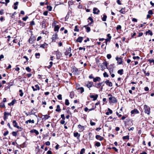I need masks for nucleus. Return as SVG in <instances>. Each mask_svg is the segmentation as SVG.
Here are the masks:
<instances>
[{
  "mask_svg": "<svg viewBox=\"0 0 154 154\" xmlns=\"http://www.w3.org/2000/svg\"><path fill=\"white\" fill-rule=\"evenodd\" d=\"M108 96H111V97H109V102L110 103H115L117 102L116 99L114 97H112V95L110 94H108Z\"/></svg>",
  "mask_w": 154,
  "mask_h": 154,
  "instance_id": "1",
  "label": "nucleus"
},
{
  "mask_svg": "<svg viewBox=\"0 0 154 154\" xmlns=\"http://www.w3.org/2000/svg\"><path fill=\"white\" fill-rule=\"evenodd\" d=\"M145 112L146 113L149 115L150 113V108L147 105H145L144 106Z\"/></svg>",
  "mask_w": 154,
  "mask_h": 154,
  "instance_id": "2",
  "label": "nucleus"
},
{
  "mask_svg": "<svg viewBox=\"0 0 154 154\" xmlns=\"http://www.w3.org/2000/svg\"><path fill=\"white\" fill-rule=\"evenodd\" d=\"M85 86L89 88V90H90V88L94 86V83L92 82L88 81L85 83Z\"/></svg>",
  "mask_w": 154,
  "mask_h": 154,
  "instance_id": "3",
  "label": "nucleus"
},
{
  "mask_svg": "<svg viewBox=\"0 0 154 154\" xmlns=\"http://www.w3.org/2000/svg\"><path fill=\"white\" fill-rule=\"evenodd\" d=\"M35 39V36L32 35L30 38L29 39L28 42L29 43L31 44H32Z\"/></svg>",
  "mask_w": 154,
  "mask_h": 154,
  "instance_id": "4",
  "label": "nucleus"
},
{
  "mask_svg": "<svg viewBox=\"0 0 154 154\" xmlns=\"http://www.w3.org/2000/svg\"><path fill=\"white\" fill-rule=\"evenodd\" d=\"M9 116H11V113H8L6 112H4V119L5 120H6L7 119Z\"/></svg>",
  "mask_w": 154,
  "mask_h": 154,
  "instance_id": "5",
  "label": "nucleus"
},
{
  "mask_svg": "<svg viewBox=\"0 0 154 154\" xmlns=\"http://www.w3.org/2000/svg\"><path fill=\"white\" fill-rule=\"evenodd\" d=\"M116 59V60L117 61V63L118 64H121L123 62L121 58L117 57Z\"/></svg>",
  "mask_w": 154,
  "mask_h": 154,
  "instance_id": "6",
  "label": "nucleus"
},
{
  "mask_svg": "<svg viewBox=\"0 0 154 154\" xmlns=\"http://www.w3.org/2000/svg\"><path fill=\"white\" fill-rule=\"evenodd\" d=\"M93 13L94 14H98L100 12V10H98L97 8H94L93 9Z\"/></svg>",
  "mask_w": 154,
  "mask_h": 154,
  "instance_id": "7",
  "label": "nucleus"
},
{
  "mask_svg": "<svg viewBox=\"0 0 154 154\" xmlns=\"http://www.w3.org/2000/svg\"><path fill=\"white\" fill-rule=\"evenodd\" d=\"M35 87L36 88H35L33 86H32V88L34 91H37V90H39L40 89V87L38 85H35Z\"/></svg>",
  "mask_w": 154,
  "mask_h": 154,
  "instance_id": "8",
  "label": "nucleus"
},
{
  "mask_svg": "<svg viewBox=\"0 0 154 154\" xmlns=\"http://www.w3.org/2000/svg\"><path fill=\"white\" fill-rule=\"evenodd\" d=\"M12 123L14 127L16 128L17 129L20 128V127L17 125V123L15 120H14L13 121Z\"/></svg>",
  "mask_w": 154,
  "mask_h": 154,
  "instance_id": "9",
  "label": "nucleus"
},
{
  "mask_svg": "<svg viewBox=\"0 0 154 154\" xmlns=\"http://www.w3.org/2000/svg\"><path fill=\"white\" fill-rule=\"evenodd\" d=\"M78 127L79 129V131L80 132H82L84 130V126L81 125H78Z\"/></svg>",
  "mask_w": 154,
  "mask_h": 154,
  "instance_id": "10",
  "label": "nucleus"
},
{
  "mask_svg": "<svg viewBox=\"0 0 154 154\" xmlns=\"http://www.w3.org/2000/svg\"><path fill=\"white\" fill-rule=\"evenodd\" d=\"M105 83L107 85L109 86V87H112V83L109 82V81L108 80H106L105 82Z\"/></svg>",
  "mask_w": 154,
  "mask_h": 154,
  "instance_id": "11",
  "label": "nucleus"
},
{
  "mask_svg": "<svg viewBox=\"0 0 154 154\" xmlns=\"http://www.w3.org/2000/svg\"><path fill=\"white\" fill-rule=\"evenodd\" d=\"M57 59H59L60 57H61L62 54L61 53H60L59 51H57Z\"/></svg>",
  "mask_w": 154,
  "mask_h": 154,
  "instance_id": "12",
  "label": "nucleus"
},
{
  "mask_svg": "<svg viewBox=\"0 0 154 154\" xmlns=\"http://www.w3.org/2000/svg\"><path fill=\"white\" fill-rule=\"evenodd\" d=\"M57 33H56L55 34L53 35H52V42H55V40L57 38Z\"/></svg>",
  "mask_w": 154,
  "mask_h": 154,
  "instance_id": "13",
  "label": "nucleus"
},
{
  "mask_svg": "<svg viewBox=\"0 0 154 154\" xmlns=\"http://www.w3.org/2000/svg\"><path fill=\"white\" fill-rule=\"evenodd\" d=\"M71 48L70 47H69V48L67 49L66 52H65V54L66 55H67L69 54L71 52Z\"/></svg>",
  "mask_w": 154,
  "mask_h": 154,
  "instance_id": "14",
  "label": "nucleus"
},
{
  "mask_svg": "<svg viewBox=\"0 0 154 154\" xmlns=\"http://www.w3.org/2000/svg\"><path fill=\"white\" fill-rule=\"evenodd\" d=\"M103 82H102L101 83H100L97 84H96L95 85H94V86L95 87L97 88H100V87L102 83Z\"/></svg>",
  "mask_w": 154,
  "mask_h": 154,
  "instance_id": "15",
  "label": "nucleus"
},
{
  "mask_svg": "<svg viewBox=\"0 0 154 154\" xmlns=\"http://www.w3.org/2000/svg\"><path fill=\"white\" fill-rule=\"evenodd\" d=\"M80 136V134H79L77 132L74 133V136L75 137H76L78 139H79Z\"/></svg>",
  "mask_w": 154,
  "mask_h": 154,
  "instance_id": "16",
  "label": "nucleus"
},
{
  "mask_svg": "<svg viewBox=\"0 0 154 154\" xmlns=\"http://www.w3.org/2000/svg\"><path fill=\"white\" fill-rule=\"evenodd\" d=\"M98 97V95L97 94H96L95 95H91L90 96V97L91 98L93 99V100H96L97 99V98Z\"/></svg>",
  "mask_w": 154,
  "mask_h": 154,
  "instance_id": "17",
  "label": "nucleus"
},
{
  "mask_svg": "<svg viewBox=\"0 0 154 154\" xmlns=\"http://www.w3.org/2000/svg\"><path fill=\"white\" fill-rule=\"evenodd\" d=\"M139 113V111L137 109H134V110H132L131 111V113L132 114L135 113L138 114Z\"/></svg>",
  "mask_w": 154,
  "mask_h": 154,
  "instance_id": "18",
  "label": "nucleus"
},
{
  "mask_svg": "<svg viewBox=\"0 0 154 154\" xmlns=\"http://www.w3.org/2000/svg\"><path fill=\"white\" fill-rule=\"evenodd\" d=\"M101 80V79L100 77H97L94 78L93 79V82H97V81H100Z\"/></svg>",
  "mask_w": 154,
  "mask_h": 154,
  "instance_id": "19",
  "label": "nucleus"
},
{
  "mask_svg": "<svg viewBox=\"0 0 154 154\" xmlns=\"http://www.w3.org/2000/svg\"><path fill=\"white\" fill-rule=\"evenodd\" d=\"M83 39V37H79L76 40V41L77 42L79 43H81Z\"/></svg>",
  "mask_w": 154,
  "mask_h": 154,
  "instance_id": "20",
  "label": "nucleus"
},
{
  "mask_svg": "<svg viewBox=\"0 0 154 154\" xmlns=\"http://www.w3.org/2000/svg\"><path fill=\"white\" fill-rule=\"evenodd\" d=\"M34 109L31 110V111L30 112H26L25 114L27 116H28L29 115H35V113H33L32 112L33 110Z\"/></svg>",
  "mask_w": 154,
  "mask_h": 154,
  "instance_id": "21",
  "label": "nucleus"
},
{
  "mask_svg": "<svg viewBox=\"0 0 154 154\" xmlns=\"http://www.w3.org/2000/svg\"><path fill=\"white\" fill-rule=\"evenodd\" d=\"M78 91L81 93H82L84 91V89L82 87H81L78 88Z\"/></svg>",
  "mask_w": 154,
  "mask_h": 154,
  "instance_id": "22",
  "label": "nucleus"
},
{
  "mask_svg": "<svg viewBox=\"0 0 154 154\" xmlns=\"http://www.w3.org/2000/svg\"><path fill=\"white\" fill-rule=\"evenodd\" d=\"M125 8H122L121 10L119 11V12L122 14H125V12H126V11H125Z\"/></svg>",
  "mask_w": 154,
  "mask_h": 154,
  "instance_id": "23",
  "label": "nucleus"
},
{
  "mask_svg": "<svg viewBox=\"0 0 154 154\" xmlns=\"http://www.w3.org/2000/svg\"><path fill=\"white\" fill-rule=\"evenodd\" d=\"M30 132L35 133L36 135H38L39 134L38 131L35 129H33L31 130Z\"/></svg>",
  "mask_w": 154,
  "mask_h": 154,
  "instance_id": "24",
  "label": "nucleus"
},
{
  "mask_svg": "<svg viewBox=\"0 0 154 154\" xmlns=\"http://www.w3.org/2000/svg\"><path fill=\"white\" fill-rule=\"evenodd\" d=\"M48 44L46 43H44L41 45L40 47L42 48H47V47Z\"/></svg>",
  "mask_w": 154,
  "mask_h": 154,
  "instance_id": "25",
  "label": "nucleus"
},
{
  "mask_svg": "<svg viewBox=\"0 0 154 154\" xmlns=\"http://www.w3.org/2000/svg\"><path fill=\"white\" fill-rule=\"evenodd\" d=\"M84 27L86 28V31L87 32H89L91 31L90 28L89 27L87 26V25L85 26Z\"/></svg>",
  "mask_w": 154,
  "mask_h": 154,
  "instance_id": "26",
  "label": "nucleus"
},
{
  "mask_svg": "<svg viewBox=\"0 0 154 154\" xmlns=\"http://www.w3.org/2000/svg\"><path fill=\"white\" fill-rule=\"evenodd\" d=\"M106 18H107V16L105 14H103V17L102 18V21H106Z\"/></svg>",
  "mask_w": 154,
  "mask_h": 154,
  "instance_id": "27",
  "label": "nucleus"
},
{
  "mask_svg": "<svg viewBox=\"0 0 154 154\" xmlns=\"http://www.w3.org/2000/svg\"><path fill=\"white\" fill-rule=\"evenodd\" d=\"M56 112H59L61 110V109H60V106L59 105H57V109H56Z\"/></svg>",
  "mask_w": 154,
  "mask_h": 154,
  "instance_id": "28",
  "label": "nucleus"
},
{
  "mask_svg": "<svg viewBox=\"0 0 154 154\" xmlns=\"http://www.w3.org/2000/svg\"><path fill=\"white\" fill-rule=\"evenodd\" d=\"M59 27L58 26H55L54 28V30L55 31H58L59 29Z\"/></svg>",
  "mask_w": 154,
  "mask_h": 154,
  "instance_id": "29",
  "label": "nucleus"
},
{
  "mask_svg": "<svg viewBox=\"0 0 154 154\" xmlns=\"http://www.w3.org/2000/svg\"><path fill=\"white\" fill-rule=\"evenodd\" d=\"M122 139L124 140H129V135H127L125 136H123L122 137Z\"/></svg>",
  "mask_w": 154,
  "mask_h": 154,
  "instance_id": "30",
  "label": "nucleus"
},
{
  "mask_svg": "<svg viewBox=\"0 0 154 154\" xmlns=\"http://www.w3.org/2000/svg\"><path fill=\"white\" fill-rule=\"evenodd\" d=\"M123 69H121L118 71V73L121 75H122L123 74Z\"/></svg>",
  "mask_w": 154,
  "mask_h": 154,
  "instance_id": "31",
  "label": "nucleus"
},
{
  "mask_svg": "<svg viewBox=\"0 0 154 154\" xmlns=\"http://www.w3.org/2000/svg\"><path fill=\"white\" fill-rule=\"evenodd\" d=\"M0 107L1 108L5 107V105L3 102H2L0 103Z\"/></svg>",
  "mask_w": 154,
  "mask_h": 154,
  "instance_id": "32",
  "label": "nucleus"
},
{
  "mask_svg": "<svg viewBox=\"0 0 154 154\" xmlns=\"http://www.w3.org/2000/svg\"><path fill=\"white\" fill-rule=\"evenodd\" d=\"M100 143L99 142H96L95 146L97 147H99L100 146Z\"/></svg>",
  "mask_w": 154,
  "mask_h": 154,
  "instance_id": "33",
  "label": "nucleus"
},
{
  "mask_svg": "<svg viewBox=\"0 0 154 154\" xmlns=\"http://www.w3.org/2000/svg\"><path fill=\"white\" fill-rule=\"evenodd\" d=\"M69 104V100L68 99H66L65 101V104L66 106H68Z\"/></svg>",
  "mask_w": 154,
  "mask_h": 154,
  "instance_id": "34",
  "label": "nucleus"
},
{
  "mask_svg": "<svg viewBox=\"0 0 154 154\" xmlns=\"http://www.w3.org/2000/svg\"><path fill=\"white\" fill-rule=\"evenodd\" d=\"M44 116V118H43V119H44L45 120L47 119H48L50 117V116L47 115H45L44 116Z\"/></svg>",
  "mask_w": 154,
  "mask_h": 154,
  "instance_id": "35",
  "label": "nucleus"
},
{
  "mask_svg": "<svg viewBox=\"0 0 154 154\" xmlns=\"http://www.w3.org/2000/svg\"><path fill=\"white\" fill-rule=\"evenodd\" d=\"M146 34H149L151 36L152 35V32L150 30H149L148 31L146 32Z\"/></svg>",
  "mask_w": 154,
  "mask_h": 154,
  "instance_id": "36",
  "label": "nucleus"
},
{
  "mask_svg": "<svg viewBox=\"0 0 154 154\" xmlns=\"http://www.w3.org/2000/svg\"><path fill=\"white\" fill-rule=\"evenodd\" d=\"M102 65L103 66H104L106 68H107V64L106 62H103V63H102Z\"/></svg>",
  "mask_w": 154,
  "mask_h": 154,
  "instance_id": "37",
  "label": "nucleus"
},
{
  "mask_svg": "<svg viewBox=\"0 0 154 154\" xmlns=\"http://www.w3.org/2000/svg\"><path fill=\"white\" fill-rule=\"evenodd\" d=\"M73 72L77 73L79 71V70L78 69L75 67L73 68Z\"/></svg>",
  "mask_w": 154,
  "mask_h": 154,
  "instance_id": "38",
  "label": "nucleus"
},
{
  "mask_svg": "<svg viewBox=\"0 0 154 154\" xmlns=\"http://www.w3.org/2000/svg\"><path fill=\"white\" fill-rule=\"evenodd\" d=\"M14 103H15L14 100H13L11 102L9 103L8 104V105L9 106L13 105L14 104Z\"/></svg>",
  "mask_w": 154,
  "mask_h": 154,
  "instance_id": "39",
  "label": "nucleus"
},
{
  "mask_svg": "<svg viewBox=\"0 0 154 154\" xmlns=\"http://www.w3.org/2000/svg\"><path fill=\"white\" fill-rule=\"evenodd\" d=\"M26 69L27 71L29 72H30L31 71V69L29 67H26Z\"/></svg>",
  "mask_w": 154,
  "mask_h": 154,
  "instance_id": "40",
  "label": "nucleus"
},
{
  "mask_svg": "<svg viewBox=\"0 0 154 154\" xmlns=\"http://www.w3.org/2000/svg\"><path fill=\"white\" fill-rule=\"evenodd\" d=\"M40 54L39 53H36L35 54V56L37 58H38L39 57Z\"/></svg>",
  "mask_w": 154,
  "mask_h": 154,
  "instance_id": "41",
  "label": "nucleus"
},
{
  "mask_svg": "<svg viewBox=\"0 0 154 154\" xmlns=\"http://www.w3.org/2000/svg\"><path fill=\"white\" fill-rule=\"evenodd\" d=\"M57 97L58 99L59 100H62V95L60 94L58 95L57 96Z\"/></svg>",
  "mask_w": 154,
  "mask_h": 154,
  "instance_id": "42",
  "label": "nucleus"
},
{
  "mask_svg": "<svg viewBox=\"0 0 154 154\" xmlns=\"http://www.w3.org/2000/svg\"><path fill=\"white\" fill-rule=\"evenodd\" d=\"M47 8L48 9V10L49 11H51L52 9V7L50 6H47Z\"/></svg>",
  "mask_w": 154,
  "mask_h": 154,
  "instance_id": "43",
  "label": "nucleus"
},
{
  "mask_svg": "<svg viewBox=\"0 0 154 154\" xmlns=\"http://www.w3.org/2000/svg\"><path fill=\"white\" fill-rule=\"evenodd\" d=\"M19 92H20V96H21V97L23 96V93L22 92V90H20L19 91Z\"/></svg>",
  "mask_w": 154,
  "mask_h": 154,
  "instance_id": "44",
  "label": "nucleus"
},
{
  "mask_svg": "<svg viewBox=\"0 0 154 154\" xmlns=\"http://www.w3.org/2000/svg\"><path fill=\"white\" fill-rule=\"evenodd\" d=\"M103 76L104 77H108L109 76L108 75L106 72H105L103 74Z\"/></svg>",
  "mask_w": 154,
  "mask_h": 154,
  "instance_id": "45",
  "label": "nucleus"
},
{
  "mask_svg": "<svg viewBox=\"0 0 154 154\" xmlns=\"http://www.w3.org/2000/svg\"><path fill=\"white\" fill-rule=\"evenodd\" d=\"M85 151V149L84 148H83L81 149L80 152V154H83Z\"/></svg>",
  "mask_w": 154,
  "mask_h": 154,
  "instance_id": "46",
  "label": "nucleus"
},
{
  "mask_svg": "<svg viewBox=\"0 0 154 154\" xmlns=\"http://www.w3.org/2000/svg\"><path fill=\"white\" fill-rule=\"evenodd\" d=\"M74 31H76V32H79V29H78V27L77 26H76L75 27V29H74Z\"/></svg>",
  "mask_w": 154,
  "mask_h": 154,
  "instance_id": "47",
  "label": "nucleus"
},
{
  "mask_svg": "<svg viewBox=\"0 0 154 154\" xmlns=\"http://www.w3.org/2000/svg\"><path fill=\"white\" fill-rule=\"evenodd\" d=\"M110 66L111 67L110 68L113 69V68H114L115 67V64L114 63L111 64L110 65Z\"/></svg>",
  "mask_w": 154,
  "mask_h": 154,
  "instance_id": "48",
  "label": "nucleus"
},
{
  "mask_svg": "<svg viewBox=\"0 0 154 154\" xmlns=\"http://www.w3.org/2000/svg\"><path fill=\"white\" fill-rule=\"evenodd\" d=\"M74 97V95H73V93L72 92H71L70 94V97L71 98H72Z\"/></svg>",
  "mask_w": 154,
  "mask_h": 154,
  "instance_id": "49",
  "label": "nucleus"
},
{
  "mask_svg": "<svg viewBox=\"0 0 154 154\" xmlns=\"http://www.w3.org/2000/svg\"><path fill=\"white\" fill-rule=\"evenodd\" d=\"M12 135L14 136H16L17 135V132L13 131L12 133Z\"/></svg>",
  "mask_w": 154,
  "mask_h": 154,
  "instance_id": "50",
  "label": "nucleus"
},
{
  "mask_svg": "<svg viewBox=\"0 0 154 154\" xmlns=\"http://www.w3.org/2000/svg\"><path fill=\"white\" fill-rule=\"evenodd\" d=\"M111 55L110 54H107V57L108 59H110L111 58Z\"/></svg>",
  "mask_w": 154,
  "mask_h": 154,
  "instance_id": "51",
  "label": "nucleus"
},
{
  "mask_svg": "<svg viewBox=\"0 0 154 154\" xmlns=\"http://www.w3.org/2000/svg\"><path fill=\"white\" fill-rule=\"evenodd\" d=\"M61 117L62 119L63 120H65V117L64 116V114H62L61 115Z\"/></svg>",
  "mask_w": 154,
  "mask_h": 154,
  "instance_id": "52",
  "label": "nucleus"
},
{
  "mask_svg": "<svg viewBox=\"0 0 154 154\" xmlns=\"http://www.w3.org/2000/svg\"><path fill=\"white\" fill-rule=\"evenodd\" d=\"M121 28V26L120 25H118L116 27V29L117 30L120 29Z\"/></svg>",
  "mask_w": 154,
  "mask_h": 154,
  "instance_id": "53",
  "label": "nucleus"
},
{
  "mask_svg": "<svg viewBox=\"0 0 154 154\" xmlns=\"http://www.w3.org/2000/svg\"><path fill=\"white\" fill-rule=\"evenodd\" d=\"M28 18V17L26 16L25 17L23 18L22 19L23 21H26Z\"/></svg>",
  "mask_w": 154,
  "mask_h": 154,
  "instance_id": "54",
  "label": "nucleus"
},
{
  "mask_svg": "<svg viewBox=\"0 0 154 154\" xmlns=\"http://www.w3.org/2000/svg\"><path fill=\"white\" fill-rule=\"evenodd\" d=\"M8 133L9 132L8 131H5L3 134L4 136H6L8 134Z\"/></svg>",
  "mask_w": 154,
  "mask_h": 154,
  "instance_id": "55",
  "label": "nucleus"
},
{
  "mask_svg": "<svg viewBox=\"0 0 154 154\" xmlns=\"http://www.w3.org/2000/svg\"><path fill=\"white\" fill-rule=\"evenodd\" d=\"M100 68H101L102 70H103L104 69L106 68L104 66L102 65H100Z\"/></svg>",
  "mask_w": 154,
  "mask_h": 154,
  "instance_id": "56",
  "label": "nucleus"
},
{
  "mask_svg": "<svg viewBox=\"0 0 154 154\" xmlns=\"http://www.w3.org/2000/svg\"><path fill=\"white\" fill-rule=\"evenodd\" d=\"M90 125H91L93 126L95 125V123L94 122H93L92 121H90Z\"/></svg>",
  "mask_w": 154,
  "mask_h": 154,
  "instance_id": "57",
  "label": "nucleus"
},
{
  "mask_svg": "<svg viewBox=\"0 0 154 154\" xmlns=\"http://www.w3.org/2000/svg\"><path fill=\"white\" fill-rule=\"evenodd\" d=\"M148 61H149L150 63H153L154 64V59H151V60H149Z\"/></svg>",
  "mask_w": 154,
  "mask_h": 154,
  "instance_id": "58",
  "label": "nucleus"
},
{
  "mask_svg": "<svg viewBox=\"0 0 154 154\" xmlns=\"http://www.w3.org/2000/svg\"><path fill=\"white\" fill-rule=\"evenodd\" d=\"M48 11H45L43 13V14L45 16H47L48 15Z\"/></svg>",
  "mask_w": 154,
  "mask_h": 154,
  "instance_id": "59",
  "label": "nucleus"
},
{
  "mask_svg": "<svg viewBox=\"0 0 154 154\" xmlns=\"http://www.w3.org/2000/svg\"><path fill=\"white\" fill-rule=\"evenodd\" d=\"M140 58V57L138 56L136 57L134 56L133 57V59L134 60H136V59H139Z\"/></svg>",
  "mask_w": 154,
  "mask_h": 154,
  "instance_id": "60",
  "label": "nucleus"
},
{
  "mask_svg": "<svg viewBox=\"0 0 154 154\" xmlns=\"http://www.w3.org/2000/svg\"><path fill=\"white\" fill-rule=\"evenodd\" d=\"M65 120H61L60 121V123L61 124H64L65 122V121H64Z\"/></svg>",
  "mask_w": 154,
  "mask_h": 154,
  "instance_id": "61",
  "label": "nucleus"
},
{
  "mask_svg": "<svg viewBox=\"0 0 154 154\" xmlns=\"http://www.w3.org/2000/svg\"><path fill=\"white\" fill-rule=\"evenodd\" d=\"M4 10H2V9L0 11V14L1 15H3L4 14Z\"/></svg>",
  "mask_w": 154,
  "mask_h": 154,
  "instance_id": "62",
  "label": "nucleus"
},
{
  "mask_svg": "<svg viewBox=\"0 0 154 154\" xmlns=\"http://www.w3.org/2000/svg\"><path fill=\"white\" fill-rule=\"evenodd\" d=\"M25 123L26 124H28V123H31V119H29L27 121H26Z\"/></svg>",
  "mask_w": 154,
  "mask_h": 154,
  "instance_id": "63",
  "label": "nucleus"
},
{
  "mask_svg": "<svg viewBox=\"0 0 154 154\" xmlns=\"http://www.w3.org/2000/svg\"><path fill=\"white\" fill-rule=\"evenodd\" d=\"M108 110L109 111L108 112H109V113L110 114H111L112 113V111L111 109H110L109 108H108Z\"/></svg>",
  "mask_w": 154,
  "mask_h": 154,
  "instance_id": "64",
  "label": "nucleus"
}]
</instances>
